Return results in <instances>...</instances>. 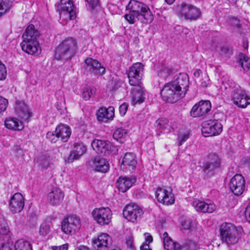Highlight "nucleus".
<instances>
[{
	"label": "nucleus",
	"instance_id": "f257e3e1",
	"mask_svg": "<svg viewBox=\"0 0 250 250\" xmlns=\"http://www.w3.org/2000/svg\"><path fill=\"white\" fill-rule=\"evenodd\" d=\"M125 20L131 24L140 22L147 24L153 20V15L148 5L137 0H130L126 6Z\"/></svg>",
	"mask_w": 250,
	"mask_h": 250
},
{
	"label": "nucleus",
	"instance_id": "f03ea898",
	"mask_svg": "<svg viewBox=\"0 0 250 250\" xmlns=\"http://www.w3.org/2000/svg\"><path fill=\"white\" fill-rule=\"evenodd\" d=\"M222 86L225 89L230 88L232 89L231 99L234 104L241 108H246L250 104V97L246 91L239 85H237L232 80L223 81Z\"/></svg>",
	"mask_w": 250,
	"mask_h": 250
},
{
	"label": "nucleus",
	"instance_id": "7ed1b4c3",
	"mask_svg": "<svg viewBox=\"0 0 250 250\" xmlns=\"http://www.w3.org/2000/svg\"><path fill=\"white\" fill-rule=\"evenodd\" d=\"M77 50L76 41L72 38H68L62 42L55 50V57L58 60L70 59Z\"/></svg>",
	"mask_w": 250,
	"mask_h": 250
},
{
	"label": "nucleus",
	"instance_id": "20e7f679",
	"mask_svg": "<svg viewBox=\"0 0 250 250\" xmlns=\"http://www.w3.org/2000/svg\"><path fill=\"white\" fill-rule=\"evenodd\" d=\"M220 235L223 242L228 246L236 244L239 239L237 230L230 223H224L221 225Z\"/></svg>",
	"mask_w": 250,
	"mask_h": 250
},
{
	"label": "nucleus",
	"instance_id": "39448f33",
	"mask_svg": "<svg viewBox=\"0 0 250 250\" xmlns=\"http://www.w3.org/2000/svg\"><path fill=\"white\" fill-rule=\"evenodd\" d=\"M177 14L181 18L193 21L200 17L201 11L199 8L191 4L182 3L177 7Z\"/></svg>",
	"mask_w": 250,
	"mask_h": 250
},
{
	"label": "nucleus",
	"instance_id": "423d86ee",
	"mask_svg": "<svg viewBox=\"0 0 250 250\" xmlns=\"http://www.w3.org/2000/svg\"><path fill=\"white\" fill-rule=\"evenodd\" d=\"M59 9L60 19L65 22L76 17L77 9L71 0H60Z\"/></svg>",
	"mask_w": 250,
	"mask_h": 250
},
{
	"label": "nucleus",
	"instance_id": "0eeeda50",
	"mask_svg": "<svg viewBox=\"0 0 250 250\" xmlns=\"http://www.w3.org/2000/svg\"><path fill=\"white\" fill-rule=\"evenodd\" d=\"M81 220L80 218L72 215L64 218L62 222V230L66 234L73 235L81 228Z\"/></svg>",
	"mask_w": 250,
	"mask_h": 250
},
{
	"label": "nucleus",
	"instance_id": "6e6552de",
	"mask_svg": "<svg viewBox=\"0 0 250 250\" xmlns=\"http://www.w3.org/2000/svg\"><path fill=\"white\" fill-rule=\"evenodd\" d=\"M160 94L163 100L171 103L183 98L171 82L165 84L161 90Z\"/></svg>",
	"mask_w": 250,
	"mask_h": 250
},
{
	"label": "nucleus",
	"instance_id": "1a4fd4ad",
	"mask_svg": "<svg viewBox=\"0 0 250 250\" xmlns=\"http://www.w3.org/2000/svg\"><path fill=\"white\" fill-rule=\"evenodd\" d=\"M223 125L216 120H209L202 124V133L204 136H216L222 131Z\"/></svg>",
	"mask_w": 250,
	"mask_h": 250
},
{
	"label": "nucleus",
	"instance_id": "9d476101",
	"mask_svg": "<svg viewBox=\"0 0 250 250\" xmlns=\"http://www.w3.org/2000/svg\"><path fill=\"white\" fill-rule=\"evenodd\" d=\"M144 67L141 62L134 63L129 69L127 76L130 85L141 83V80L143 75Z\"/></svg>",
	"mask_w": 250,
	"mask_h": 250
},
{
	"label": "nucleus",
	"instance_id": "9b49d317",
	"mask_svg": "<svg viewBox=\"0 0 250 250\" xmlns=\"http://www.w3.org/2000/svg\"><path fill=\"white\" fill-rule=\"evenodd\" d=\"M92 215L94 220L102 226L108 225L112 218V212L109 208H96Z\"/></svg>",
	"mask_w": 250,
	"mask_h": 250
},
{
	"label": "nucleus",
	"instance_id": "f8f14e48",
	"mask_svg": "<svg viewBox=\"0 0 250 250\" xmlns=\"http://www.w3.org/2000/svg\"><path fill=\"white\" fill-rule=\"evenodd\" d=\"M143 214V209L135 204L127 205L123 210L124 217L132 222H135L140 220Z\"/></svg>",
	"mask_w": 250,
	"mask_h": 250
},
{
	"label": "nucleus",
	"instance_id": "ddd939ff",
	"mask_svg": "<svg viewBox=\"0 0 250 250\" xmlns=\"http://www.w3.org/2000/svg\"><path fill=\"white\" fill-rule=\"evenodd\" d=\"M230 190L236 196L241 195L245 189V180L241 174H235L230 180Z\"/></svg>",
	"mask_w": 250,
	"mask_h": 250
},
{
	"label": "nucleus",
	"instance_id": "4468645a",
	"mask_svg": "<svg viewBox=\"0 0 250 250\" xmlns=\"http://www.w3.org/2000/svg\"><path fill=\"white\" fill-rule=\"evenodd\" d=\"M174 86L180 92L182 97H185L188 88L189 80L186 73H180L171 82Z\"/></svg>",
	"mask_w": 250,
	"mask_h": 250
},
{
	"label": "nucleus",
	"instance_id": "2eb2a0df",
	"mask_svg": "<svg viewBox=\"0 0 250 250\" xmlns=\"http://www.w3.org/2000/svg\"><path fill=\"white\" fill-rule=\"evenodd\" d=\"M211 108V104L209 101H200L192 107L190 115L193 118L203 116L210 110Z\"/></svg>",
	"mask_w": 250,
	"mask_h": 250
},
{
	"label": "nucleus",
	"instance_id": "dca6fc26",
	"mask_svg": "<svg viewBox=\"0 0 250 250\" xmlns=\"http://www.w3.org/2000/svg\"><path fill=\"white\" fill-rule=\"evenodd\" d=\"M112 245V238L107 233H102L93 240L92 247L94 250H108Z\"/></svg>",
	"mask_w": 250,
	"mask_h": 250
},
{
	"label": "nucleus",
	"instance_id": "f3484780",
	"mask_svg": "<svg viewBox=\"0 0 250 250\" xmlns=\"http://www.w3.org/2000/svg\"><path fill=\"white\" fill-rule=\"evenodd\" d=\"M84 68L96 76H101L105 73V67L96 60L87 58L84 61Z\"/></svg>",
	"mask_w": 250,
	"mask_h": 250
},
{
	"label": "nucleus",
	"instance_id": "a211bd4d",
	"mask_svg": "<svg viewBox=\"0 0 250 250\" xmlns=\"http://www.w3.org/2000/svg\"><path fill=\"white\" fill-rule=\"evenodd\" d=\"M137 165V161L134 153L128 152L125 154L122 159L121 168L125 172H133Z\"/></svg>",
	"mask_w": 250,
	"mask_h": 250
},
{
	"label": "nucleus",
	"instance_id": "6ab92c4d",
	"mask_svg": "<svg viewBox=\"0 0 250 250\" xmlns=\"http://www.w3.org/2000/svg\"><path fill=\"white\" fill-rule=\"evenodd\" d=\"M155 196L159 202L165 205H172L174 203L175 199L171 190L162 188H158L155 191Z\"/></svg>",
	"mask_w": 250,
	"mask_h": 250
},
{
	"label": "nucleus",
	"instance_id": "aec40b11",
	"mask_svg": "<svg viewBox=\"0 0 250 250\" xmlns=\"http://www.w3.org/2000/svg\"><path fill=\"white\" fill-rule=\"evenodd\" d=\"M21 46L24 52L32 55H39L42 51L38 41L22 40Z\"/></svg>",
	"mask_w": 250,
	"mask_h": 250
},
{
	"label": "nucleus",
	"instance_id": "412c9836",
	"mask_svg": "<svg viewBox=\"0 0 250 250\" xmlns=\"http://www.w3.org/2000/svg\"><path fill=\"white\" fill-rule=\"evenodd\" d=\"M15 112L19 120L23 122H28V119L32 116V112L23 101L16 102Z\"/></svg>",
	"mask_w": 250,
	"mask_h": 250
},
{
	"label": "nucleus",
	"instance_id": "4be33fe9",
	"mask_svg": "<svg viewBox=\"0 0 250 250\" xmlns=\"http://www.w3.org/2000/svg\"><path fill=\"white\" fill-rule=\"evenodd\" d=\"M192 206L198 212L202 213H212L216 208V205L211 201H202L195 199L192 202Z\"/></svg>",
	"mask_w": 250,
	"mask_h": 250
},
{
	"label": "nucleus",
	"instance_id": "5701e85b",
	"mask_svg": "<svg viewBox=\"0 0 250 250\" xmlns=\"http://www.w3.org/2000/svg\"><path fill=\"white\" fill-rule=\"evenodd\" d=\"M9 208L14 213L20 212L24 206V199L20 193H16L10 199Z\"/></svg>",
	"mask_w": 250,
	"mask_h": 250
},
{
	"label": "nucleus",
	"instance_id": "b1692460",
	"mask_svg": "<svg viewBox=\"0 0 250 250\" xmlns=\"http://www.w3.org/2000/svg\"><path fill=\"white\" fill-rule=\"evenodd\" d=\"M64 193L57 188H54L47 195V201L54 206L59 205L63 200Z\"/></svg>",
	"mask_w": 250,
	"mask_h": 250
},
{
	"label": "nucleus",
	"instance_id": "393cba45",
	"mask_svg": "<svg viewBox=\"0 0 250 250\" xmlns=\"http://www.w3.org/2000/svg\"><path fill=\"white\" fill-rule=\"evenodd\" d=\"M97 118L99 121L106 123L109 120H112L114 116V108L113 106H109L108 108L104 107L99 109L96 113Z\"/></svg>",
	"mask_w": 250,
	"mask_h": 250
},
{
	"label": "nucleus",
	"instance_id": "a878e982",
	"mask_svg": "<svg viewBox=\"0 0 250 250\" xmlns=\"http://www.w3.org/2000/svg\"><path fill=\"white\" fill-rule=\"evenodd\" d=\"M91 146L98 153H103L104 155H106L109 154L111 145L108 141L95 140L92 142Z\"/></svg>",
	"mask_w": 250,
	"mask_h": 250
},
{
	"label": "nucleus",
	"instance_id": "bb28decb",
	"mask_svg": "<svg viewBox=\"0 0 250 250\" xmlns=\"http://www.w3.org/2000/svg\"><path fill=\"white\" fill-rule=\"evenodd\" d=\"M132 85L134 86L131 89L132 104L135 105L142 103L145 99V93L141 83Z\"/></svg>",
	"mask_w": 250,
	"mask_h": 250
},
{
	"label": "nucleus",
	"instance_id": "cd10ccee",
	"mask_svg": "<svg viewBox=\"0 0 250 250\" xmlns=\"http://www.w3.org/2000/svg\"><path fill=\"white\" fill-rule=\"evenodd\" d=\"M221 160L219 156L214 153L208 154V161L203 165V170L205 172L207 170H213L220 167Z\"/></svg>",
	"mask_w": 250,
	"mask_h": 250
},
{
	"label": "nucleus",
	"instance_id": "c85d7f7f",
	"mask_svg": "<svg viewBox=\"0 0 250 250\" xmlns=\"http://www.w3.org/2000/svg\"><path fill=\"white\" fill-rule=\"evenodd\" d=\"M86 150V146L82 142H77L74 144L73 150L71 151L68 158L69 161L78 159Z\"/></svg>",
	"mask_w": 250,
	"mask_h": 250
},
{
	"label": "nucleus",
	"instance_id": "c756f323",
	"mask_svg": "<svg viewBox=\"0 0 250 250\" xmlns=\"http://www.w3.org/2000/svg\"><path fill=\"white\" fill-rule=\"evenodd\" d=\"M136 182L135 179L127 177H120L116 183L119 191L122 192H125L128 190Z\"/></svg>",
	"mask_w": 250,
	"mask_h": 250
},
{
	"label": "nucleus",
	"instance_id": "7c9ffc66",
	"mask_svg": "<svg viewBox=\"0 0 250 250\" xmlns=\"http://www.w3.org/2000/svg\"><path fill=\"white\" fill-rule=\"evenodd\" d=\"M23 121L14 117H9L5 120V126L9 129L21 130L23 128Z\"/></svg>",
	"mask_w": 250,
	"mask_h": 250
},
{
	"label": "nucleus",
	"instance_id": "2f4dec72",
	"mask_svg": "<svg viewBox=\"0 0 250 250\" xmlns=\"http://www.w3.org/2000/svg\"><path fill=\"white\" fill-rule=\"evenodd\" d=\"M55 132L62 142H66L71 134L70 128L68 125L62 124L56 127Z\"/></svg>",
	"mask_w": 250,
	"mask_h": 250
},
{
	"label": "nucleus",
	"instance_id": "473e14b6",
	"mask_svg": "<svg viewBox=\"0 0 250 250\" xmlns=\"http://www.w3.org/2000/svg\"><path fill=\"white\" fill-rule=\"evenodd\" d=\"M163 240L164 246L165 249L167 250H181L182 246L179 243L174 242L172 239L168 236V233L165 232L162 236Z\"/></svg>",
	"mask_w": 250,
	"mask_h": 250
},
{
	"label": "nucleus",
	"instance_id": "72a5a7b5",
	"mask_svg": "<svg viewBox=\"0 0 250 250\" xmlns=\"http://www.w3.org/2000/svg\"><path fill=\"white\" fill-rule=\"evenodd\" d=\"M40 36V32L36 29L34 25H29L26 29L22 35V40L24 41H38Z\"/></svg>",
	"mask_w": 250,
	"mask_h": 250
},
{
	"label": "nucleus",
	"instance_id": "f704fd0d",
	"mask_svg": "<svg viewBox=\"0 0 250 250\" xmlns=\"http://www.w3.org/2000/svg\"><path fill=\"white\" fill-rule=\"evenodd\" d=\"M94 165L96 171L103 173L106 172L109 168L108 162L102 158H96L94 159Z\"/></svg>",
	"mask_w": 250,
	"mask_h": 250
},
{
	"label": "nucleus",
	"instance_id": "c9c22d12",
	"mask_svg": "<svg viewBox=\"0 0 250 250\" xmlns=\"http://www.w3.org/2000/svg\"><path fill=\"white\" fill-rule=\"evenodd\" d=\"M12 243L10 235H0V250H11Z\"/></svg>",
	"mask_w": 250,
	"mask_h": 250
},
{
	"label": "nucleus",
	"instance_id": "e433bc0d",
	"mask_svg": "<svg viewBox=\"0 0 250 250\" xmlns=\"http://www.w3.org/2000/svg\"><path fill=\"white\" fill-rule=\"evenodd\" d=\"M158 129H161L164 132H169L171 126L168 124V120L166 118L159 119L156 121L155 125Z\"/></svg>",
	"mask_w": 250,
	"mask_h": 250
},
{
	"label": "nucleus",
	"instance_id": "4c0bfd02",
	"mask_svg": "<svg viewBox=\"0 0 250 250\" xmlns=\"http://www.w3.org/2000/svg\"><path fill=\"white\" fill-rule=\"evenodd\" d=\"M15 250H33L30 243L23 239L17 240L15 244Z\"/></svg>",
	"mask_w": 250,
	"mask_h": 250
},
{
	"label": "nucleus",
	"instance_id": "58836bf2",
	"mask_svg": "<svg viewBox=\"0 0 250 250\" xmlns=\"http://www.w3.org/2000/svg\"><path fill=\"white\" fill-rule=\"evenodd\" d=\"M127 130L123 128H117L113 134V138L122 143L124 139L126 137Z\"/></svg>",
	"mask_w": 250,
	"mask_h": 250
},
{
	"label": "nucleus",
	"instance_id": "ea45409f",
	"mask_svg": "<svg viewBox=\"0 0 250 250\" xmlns=\"http://www.w3.org/2000/svg\"><path fill=\"white\" fill-rule=\"evenodd\" d=\"M172 72L171 67L165 65H162L158 71V75L160 78L166 79Z\"/></svg>",
	"mask_w": 250,
	"mask_h": 250
},
{
	"label": "nucleus",
	"instance_id": "a19ab883",
	"mask_svg": "<svg viewBox=\"0 0 250 250\" xmlns=\"http://www.w3.org/2000/svg\"><path fill=\"white\" fill-rule=\"evenodd\" d=\"M51 229V223L49 222H42L39 228V234L43 236H46L48 234Z\"/></svg>",
	"mask_w": 250,
	"mask_h": 250
},
{
	"label": "nucleus",
	"instance_id": "79ce46f5",
	"mask_svg": "<svg viewBox=\"0 0 250 250\" xmlns=\"http://www.w3.org/2000/svg\"><path fill=\"white\" fill-rule=\"evenodd\" d=\"M96 89L94 87L86 86L84 88L82 93L83 98L85 100H88L93 96L96 93Z\"/></svg>",
	"mask_w": 250,
	"mask_h": 250
},
{
	"label": "nucleus",
	"instance_id": "37998d69",
	"mask_svg": "<svg viewBox=\"0 0 250 250\" xmlns=\"http://www.w3.org/2000/svg\"><path fill=\"white\" fill-rule=\"evenodd\" d=\"M9 232V228L6 220L0 216V235H10Z\"/></svg>",
	"mask_w": 250,
	"mask_h": 250
},
{
	"label": "nucleus",
	"instance_id": "c03bdc74",
	"mask_svg": "<svg viewBox=\"0 0 250 250\" xmlns=\"http://www.w3.org/2000/svg\"><path fill=\"white\" fill-rule=\"evenodd\" d=\"M11 5L9 0H0V17L9 11Z\"/></svg>",
	"mask_w": 250,
	"mask_h": 250
},
{
	"label": "nucleus",
	"instance_id": "a18cd8bd",
	"mask_svg": "<svg viewBox=\"0 0 250 250\" xmlns=\"http://www.w3.org/2000/svg\"><path fill=\"white\" fill-rule=\"evenodd\" d=\"M240 62L242 67L245 71L250 69V58L244 54L240 55Z\"/></svg>",
	"mask_w": 250,
	"mask_h": 250
},
{
	"label": "nucleus",
	"instance_id": "49530a36",
	"mask_svg": "<svg viewBox=\"0 0 250 250\" xmlns=\"http://www.w3.org/2000/svg\"><path fill=\"white\" fill-rule=\"evenodd\" d=\"M145 241L140 246L141 250H152L149 248V244L153 241L152 236L149 233H145Z\"/></svg>",
	"mask_w": 250,
	"mask_h": 250
},
{
	"label": "nucleus",
	"instance_id": "de8ad7c7",
	"mask_svg": "<svg viewBox=\"0 0 250 250\" xmlns=\"http://www.w3.org/2000/svg\"><path fill=\"white\" fill-rule=\"evenodd\" d=\"M46 138L52 143H56L59 139V137L55 131H49L46 134Z\"/></svg>",
	"mask_w": 250,
	"mask_h": 250
},
{
	"label": "nucleus",
	"instance_id": "09e8293b",
	"mask_svg": "<svg viewBox=\"0 0 250 250\" xmlns=\"http://www.w3.org/2000/svg\"><path fill=\"white\" fill-rule=\"evenodd\" d=\"M185 248L186 250H196L197 248V244L192 240H188L184 246H182V249Z\"/></svg>",
	"mask_w": 250,
	"mask_h": 250
},
{
	"label": "nucleus",
	"instance_id": "8fccbe9b",
	"mask_svg": "<svg viewBox=\"0 0 250 250\" xmlns=\"http://www.w3.org/2000/svg\"><path fill=\"white\" fill-rule=\"evenodd\" d=\"M189 137V133L188 132H185L183 133H180L178 137L179 145L181 146L183 143H184L188 139Z\"/></svg>",
	"mask_w": 250,
	"mask_h": 250
},
{
	"label": "nucleus",
	"instance_id": "3c124183",
	"mask_svg": "<svg viewBox=\"0 0 250 250\" xmlns=\"http://www.w3.org/2000/svg\"><path fill=\"white\" fill-rule=\"evenodd\" d=\"M7 76V70L5 65L0 61V81L4 80Z\"/></svg>",
	"mask_w": 250,
	"mask_h": 250
},
{
	"label": "nucleus",
	"instance_id": "603ef678",
	"mask_svg": "<svg viewBox=\"0 0 250 250\" xmlns=\"http://www.w3.org/2000/svg\"><path fill=\"white\" fill-rule=\"evenodd\" d=\"M8 100L0 96V113L4 111L8 105Z\"/></svg>",
	"mask_w": 250,
	"mask_h": 250
},
{
	"label": "nucleus",
	"instance_id": "864d4df0",
	"mask_svg": "<svg viewBox=\"0 0 250 250\" xmlns=\"http://www.w3.org/2000/svg\"><path fill=\"white\" fill-rule=\"evenodd\" d=\"M216 50L221 56L227 55L229 51V48L226 46H217Z\"/></svg>",
	"mask_w": 250,
	"mask_h": 250
},
{
	"label": "nucleus",
	"instance_id": "5fc2aeb1",
	"mask_svg": "<svg viewBox=\"0 0 250 250\" xmlns=\"http://www.w3.org/2000/svg\"><path fill=\"white\" fill-rule=\"evenodd\" d=\"M182 226L183 229L189 230L191 229L192 223L188 219H185L182 222Z\"/></svg>",
	"mask_w": 250,
	"mask_h": 250
},
{
	"label": "nucleus",
	"instance_id": "6e6d98bb",
	"mask_svg": "<svg viewBox=\"0 0 250 250\" xmlns=\"http://www.w3.org/2000/svg\"><path fill=\"white\" fill-rule=\"evenodd\" d=\"M128 104L126 103H123L119 107V112L120 114L123 116H124L127 110Z\"/></svg>",
	"mask_w": 250,
	"mask_h": 250
},
{
	"label": "nucleus",
	"instance_id": "4d7b16f0",
	"mask_svg": "<svg viewBox=\"0 0 250 250\" xmlns=\"http://www.w3.org/2000/svg\"><path fill=\"white\" fill-rule=\"evenodd\" d=\"M210 84V80L208 77H205L201 80V86L205 88L207 87Z\"/></svg>",
	"mask_w": 250,
	"mask_h": 250
},
{
	"label": "nucleus",
	"instance_id": "13d9d810",
	"mask_svg": "<svg viewBox=\"0 0 250 250\" xmlns=\"http://www.w3.org/2000/svg\"><path fill=\"white\" fill-rule=\"evenodd\" d=\"M89 6L92 9L96 7L99 4V0H87Z\"/></svg>",
	"mask_w": 250,
	"mask_h": 250
},
{
	"label": "nucleus",
	"instance_id": "bf43d9fd",
	"mask_svg": "<svg viewBox=\"0 0 250 250\" xmlns=\"http://www.w3.org/2000/svg\"><path fill=\"white\" fill-rule=\"evenodd\" d=\"M68 245L67 244H63L61 246L52 247L53 250H68Z\"/></svg>",
	"mask_w": 250,
	"mask_h": 250
},
{
	"label": "nucleus",
	"instance_id": "052dcab7",
	"mask_svg": "<svg viewBox=\"0 0 250 250\" xmlns=\"http://www.w3.org/2000/svg\"><path fill=\"white\" fill-rule=\"evenodd\" d=\"M245 216L248 221L250 223V203L246 208Z\"/></svg>",
	"mask_w": 250,
	"mask_h": 250
},
{
	"label": "nucleus",
	"instance_id": "680f3d73",
	"mask_svg": "<svg viewBox=\"0 0 250 250\" xmlns=\"http://www.w3.org/2000/svg\"><path fill=\"white\" fill-rule=\"evenodd\" d=\"M126 244L127 247L132 248L133 246V239L131 237H128L126 241Z\"/></svg>",
	"mask_w": 250,
	"mask_h": 250
},
{
	"label": "nucleus",
	"instance_id": "e2e57ef3",
	"mask_svg": "<svg viewBox=\"0 0 250 250\" xmlns=\"http://www.w3.org/2000/svg\"><path fill=\"white\" fill-rule=\"evenodd\" d=\"M75 250H90V249L87 247L83 245H80L76 247Z\"/></svg>",
	"mask_w": 250,
	"mask_h": 250
},
{
	"label": "nucleus",
	"instance_id": "0e129e2a",
	"mask_svg": "<svg viewBox=\"0 0 250 250\" xmlns=\"http://www.w3.org/2000/svg\"><path fill=\"white\" fill-rule=\"evenodd\" d=\"M202 73V71L200 69H198L195 70L194 72L193 75L195 77H199Z\"/></svg>",
	"mask_w": 250,
	"mask_h": 250
},
{
	"label": "nucleus",
	"instance_id": "69168bd1",
	"mask_svg": "<svg viewBox=\"0 0 250 250\" xmlns=\"http://www.w3.org/2000/svg\"><path fill=\"white\" fill-rule=\"evenodd\" d=\"M165 0L167 2V3H168V4H171L175 1V0Z\"/></svg>",
	"mask_w": 250,
	"mask_h": 250
},
{
	"label": "nucleus",
	"instance_id": "338daca9",
	"mask_svg": "<svg viewBox=\"0 0 250 250\" xmlns=\"http://www.w3.org/2000/svg\"><path fill=\"white\" fill-rule=\"evenodd\" d=\"M244 47L245 48V49H248V42L247 41L246 43L245 42H244Z\"/></svg>",
	"mask_w": 250,
	"mask_h": 250
},
{
	"label": "nucleus",
	"instance_id": "774afa93",
	"mask_svg": "<svg viewBox=\"0 0 250 250\" xmlns=\"http://www.w3.org/2000/svg\"><path fill=\"white\" fill-rule=\"evenodd\" d=\"M41 165H42V167H48V164H46L42 163Z\"/></svg>",
	"mask_w": 250,
	"mask_h": 250
}]
</instances>
